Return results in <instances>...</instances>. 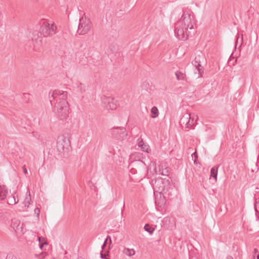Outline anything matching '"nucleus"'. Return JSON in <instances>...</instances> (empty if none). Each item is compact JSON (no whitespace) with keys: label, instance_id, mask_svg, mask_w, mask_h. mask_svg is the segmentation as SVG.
<instances>
[{"label":"nucleus","instance_id":"obj_37","mask_svg":"<svg viewBox=\"0 0 259 259\" xmlns=\"http://www.w3.org/2000/svg\"><path fill=\"white\" fill-rule=\"evenodd\" d=\"M257 259H259V254L257 255Z\"/></svg>","mask_w":259,"mask_h":259},{"label":"nucleus","instance_id":"obj_35","mask_svg":"<svg viewBox=\"0 0 259 259\" xmlns=\"http://www.w3.org/2000/svg\"><path fill=\"white\" fill-rule=\"evenodd\" d=\"M240 39V37L238 36V38H237V40H236V44H237V43L238 42V41H239V39Z\"/></svg>","mask_w":259,"mask_h":259},{"label":"nucleus","instance_id":"obj_29","mask_svg":"<svg viewBox=\"0 0 259 259\" xmlns=\"http://www.w3.org/2000/svg\"><path fill=\"white\" fill-rule=\"evenodd\" d=\"M41 237H38V241H39V247H40V248L42 249V247H43V244L41 243Z\"/></svg>","mask_w":259,"mask_h":259},{"label":"nucleus","instance_id":"obj_9","mask_svg":"<svg viewBox=\"0 0 259 259\" xmlns=\"http://www.w3.org/2000/svg\"><path fill=\"white\" fill-rule=\"evenodd\" d=\"M104 100L105 103H107V105H106V108L107 109H111L113 110L116 109L117 105L114 103L113 98L110 97H105Z\"/></svg>","mask_w":259,"mask_h":259},{"label":"nucleus","instance_id":"obj_20","mask_svg":"<svg viewBox=\"0 0 259 259\" xmlns=\"http://www.w3.org/2000/svg\"><path fill=\"white\" fill-rule=\"evenodd\" d=\"M41 42V40L40 39L39 42ZM40 43H38L37 41H36V43L33 44L34 50L35 51H39L40 50Z\"/></svg>","mask_w":259,"mask_h":259},{"label":"nucleus","instance_id":"obj_16","mask_svg":"<svg viewBox=\"0 0 259 259\" xmlns=\"http://www.w3.org/2000/svg\"><path fill=\"white\" fill-rule=\"evenodd\" d=\"M151 112L152 113V115H151L152 118H156L158 116L159 112L156 107H153L151 109Z\"/></svg>","mask_w":259,"mask_h":259},{"label":"nucleus","instance_id":"obj_24","mask_svg":"<svg viewBox=\"0 0 259 259\" xmlns=\"http://www.w3.org/2000/svg\"><path fill=\"white\" fill-rule=\"evenodd\" d=\"M168 170L166 169L164 170H162V172H161V174L163 176H168Z\"/></svg>","mask_w":259,"mask_h":259},{"label":"nucleus","instance_id":"obj_33","mask_svg":"<svg viewBox=\"0 0 259 259\" xmlns=\"http://www.w3.org/2000/svg\"><path fill=\"white\" fill-rule=\"evenodd\" d=\"M158 191H160V193H162L163 192L162 191H164V190L163 189H162L161 190H160V188H159Z\"/></svg>","mask_w":259,"mask_h":259},{"label":"nucleus","instance_id":"obj_10","mask_svg":"<svg viewBox=\"0 0 259 259\" xmlns=\"http://www.w3.org/2000/svg\"><path fill=\"white\" fill-rule=\"evenodd\" d=\"M191 119H189V123L190 125L187 126V128H192L193 126H194L196 124L197 120L198 118V116L195 115L194 113H191Z\"/></svg>","mask_w":259,"mask_h":259},{"label":"nucleus","instance_id":"obj_14","mask_svg":"<svg viewBox=\"0 0 259 259\" xmlns=\"http://www.w3.org/2000/svg\"><path fill=\"white\" fill-rule=\"evenodd\" d=\"M18 202L17 196L15 193L9 196L7 199V202L9 205H14Z\"/></svg>","mask_w":259,"mask_h":259},{"label":"nucleus","instance_id":"obj_18","mask_svg":"<svg viewBox=\"0 0 259 259\" xmlns=\"http://www.w3.org/2000/svg\"><path fill=\"white\" fill-rule=\"evenodd\" d=\"M31 201V198H30V194L29 193V196L26 197L23 203L24 204L25 207H28L29 204H30Z\"/></svg>","mask_w":259,"mask_h":259},{"label":"nucleus","instance_id":"obj_7","mask_svg":"<svg viewBox=\"0 0 259 259\" xmlns=\"http://www.w3.org/2000/svg\"><path fill=\"white\" fill-rule=\"evenodd\" d=\"M70 142L64 135L59 136L57 140V147L63 149L65 146H68Z\"/></svg>","mask_w":259,"mask_h":259},{"label":"nucleus","instance_id":"obj_19","mask_svg":"<svg viewBox=\"0 0 259 259\" xmlns=\"http://www.w3.org/2000/svg\"><path fill=\"white\" fill-rule=\"evenodd\" d=\"M140 147L141 148V149L143 151H145L147 153H149L150 151V149H149V146L147 145H140Z\"/></svg>","mask_w":259,"mask_h":259},{"label":"nucleus","instance_id":"obj_3","mask_svg":"<svg viewBox=\"0 0 259 259\" xmlns=\"http://www.w3.org/2000/svg\"><path fill=\"white\" fill-rule=\"evenodd\" d=\"M56 30L57 26L54 23L44 21L41 25L40 33L44 37H48L55 34L56 33Z\"/></svg>","mask_w":259,"mask_h":259},{"label":"nucleus","instance_id":"obj_34","mask_svg":"<svg viewBox=\"0 0 259 259\" xmlns=\"http://www.w3.org/2000/svg\"><path fill=\"white\" fill-rule=\"evenodd\" d=\"M258 252V250L256 248L254 249V253L256 254Z\"/></svg>","mask_w":259,"mask_h":259},{"label":"nucleus","instance_id":"obj_32","mask_svg":"<svg viewBox=\"0 0 259 259\" xmlns=\"http://www.w3.org/2000/svg\"><path fill=\"white\" fill-rule=\"evenodd\" d=\"M226 259H234V258L232 256L228 255Z\"/></svg>","mask_w":259,"mask_h":259},{"label":"nucleus","instance_id":"obj_13","mask_svg":"<svg viewBox=\"0 0 259 259\" xmlns=\"http://www.w3.org/2000/svg\"><path fill=\"white\" fill-rule=\"evenodd\" d=\"M219 165H217L212 167L210 170V178H212L215 182L217 181L218 171Z\"/></svg>","mask_w":259,"mask_h":259},{"label":"nucleus","instance_id":"obj_25","mask_svg":"<svg viewBox=\"0 0 259 259\" xmlns=\"http://www.w3.org/2000/svg\"><path fill=\"white\" fill-rule=\"evenodd\" d=\"M138 146L139 147H140V145H146V144H145L144 143L142 139H141V138L138 139Z\"/></svg>","mask_w":259,"mask_h":259},{"label":"nucleus","instance_id":"obj_8","mask_svg":"<svg viewBox=\"0 0 259 259\" xmlns=\"http://www.w3.org/2000/svg\"><path fill=\"white\" fill-rule=\"evenodd\" d=\"M190 119H191V114L188 113L184 114L180 120L181 125L183 127H185V128H187V126L190 125V123H189Z\"/></svg>","mask_w":259,"mask_h":259},{"label":"nucleus","instance_id":"obj_1","mask_svg":"<svg viewBox=\"0 0 259 259\" xmlns=\"http://www.w3.org/2000/svg\"><path fill=\"white\" fill-rule=\"evenodd\" d=\"M67 97V92L59 90L53 91L50 97L51 105L54 104V111L61 120L66 119L69 117V106Z\"/></svg>","mask_w":259,"mask_h":259},{"label":"nucleus","instance_id":"obj_36","mask_svg":"<svg viewBox=\"0 0 259 259\" xmlns=\"http://www.w3.org/2000/svg\"><path fill=\"white\" fill-rule=\"evenodd\" d=\"M240 41H241V42L242 43V41H243V36L242 35H241V38H240Z\"/></svg>","mask_w":259,"mask_h":259},{"label":"nucleus","instance_id":"obj_23","mask_svg":"<svg viewBox=\"0 0 259 259\" xmlns=\"http://www.w3.org/2000/svg\"><path fill=\"white\" fill-rule=\"evenodd\" d=\"M77 87L78 88H80L81 91H84V85L82 83H79V84L78 85Z\"/></svg>","mask_w":259,"mask_h":259},{"label":"nucleus","instance_id":"obj_11","mask_svg":"<svg viewBox=\"0 0 259 259\" xmlns=\"http://www.w3.org/2000/svg\"><path fill=\"white\" fill-rule=\"evenodd\" d=\"M8 194V190L7 187L4 186H0V199L4 200Z\"/></svg>","mask_w":259,"mask_h":259},{"label":"nucleus","instance_id":"obj_17","mask_svg":"<svg viewBox=\"0 0 259 259\" xmlns=\"http://www.w3.org/2000/svg\"><path fill=\"white\" fill-rule=\"evenodd\" d=\"M144 228L146 231L149 232L150 234H152L154 231V229L149 224H146Z\"/></svg>","mask_w":259,"mask_h":259},{"label":"nucleus","instance_id":"obj_30","mask_svg":"<svg viewBox=\"0 0 259 259\" xmlns=\"http://www.w3.org/2000/svg\"><path fill=\"white\" fill-rule=\"evenodd\" d=\"M22 168H23V170L24 173L25 174H27V170L25 166H23Z\"/></svg>","mask_w":259,"mask_h":259},{"label":"nucleus","instance_id":"obj_22","mask_svg":"<svg viewBox=\"0 0 259 259\" xmlns=\"http://www.w3.org/2000/svg\"><path fill=\"white\" fill-rule=\"evenodd\" d=\"M40 209L38 207L34 209V213L36 214L37 218L38 219L39 217Z\"/></svg>","mask_w":259,"mask_h":259},{"label":"nucleus","instance_id":"obj_21","mask_svg":"<svg viewBox=\"0 0 259 259\" xmlns=\"http://www.w3.org/2000/svg\"><path fill=\"white\" fill-rule=\"evenodd\" d=\"M109 238L110 239V243H111V238L109 236H108L107 238L105 239L102 246V249L103 250L104 247L106 246V244H107V240H108V239Z\"/></svg>","mask_w":259,"mask_h":259},{"label":"nucleus","instance_id":"obj_27","mask_svg":"<svg viewBox=\"0 0 259 259\" xmlns=\"http://www.w3.org/2000/svg\"><path fill=\"white\" fill-rule=\"evenodd\" d=\"M142 154H141L139 152H136L134 154H133V156H135L136 157H137L138 158H140L141 157Z\"/></svg>","mask_w":259,"mask_h":259},{"label":"nucleus","instance_id":"obj_5","mask_svg":"<svg viewBox=\"0 0 259 259\" xmlns=\"http://www.w3.org/2000/svg\"><path fill=\"white\" fill-rule=\"evenodd\" d=\"M112 135L116 139L122 141L127 139V133L123 127H114L111 129Z\"/></svg>","mask_w":259,"mask_h":259},{"label":"nucleus","instance_id":"obj_12","mask_svg":"<svg viewBox=\"0 0 259 259\" xmlns=\"http://www.w3.org/2000/svg\"><path fill=\"white\" fill-rule=\"evenodd\" d=\"M122 252L124 254L129 257H132L136 254V251L134 249H131L125 247L123 248Z\"/></svg>","mask_w":259,"mask_h":259},{"label":"nucleus","instance_id":"obj_6","mask_svg":"<svg viewBox=\"0 0 259 259\" xmlns=\"http://www.w3.org/2000/svg\"><path fill=\"white\" fill-rule=\"evenodd\" d=\"M204 60V55L201 53L200 54L197 55L194 60L192 62V64L196 67L198 71L199 74V77H202L203 73V68L201 65L202 61Z\"/></svg>","mask_w":259,"mask_h":259},{"label":"nucleus","instance_id":"obj_26","mask_svg":"<svg viewBox=\"0 0 259 259\" xmlns=\"http://www.w3.org/2000/svg\"><path fill=\"white\" fill-rule=\"evenodd\" d=\"M47 253L46 252H42L38 259H44Z\"/></svg>","mask_w":259,"mask_h":259},{"label":"nucleus","instance_id":"obj_31","mask_svg":"<svg viewBox=\"0 0 259 259\" xmlns=\"http://www.w3.org/2000/svg\"><path fill=\"white\" fill-rule=\"evenodd\" d=\"M16 258L14 257V256H7L6 259H15Z\"/></svg>","mask_w":259,"mask_h":259},{"label":"nucleus","instance_id":"obj_28","mask_svg":"<svg viewBox=\"0 0 259 259\" xmlns=\"http://www.w3.org/2000/svg\"><path fill=\"white\" fill-rule=\"evenodd\" d=\"M100 255H101V257L102 258V259H107V258H106V254H104L103 253V251H102L100 253Z\"/></svg>","mask_w":259,"mask_h":259},{"label":"nucleus","instance_id":"obj_2","mask_svg":"<svg viewBox=\"0 0 259 259\" xmlns=\"http://www.w3.org/2000/svg\"><path fill=\"white\" fill-rule=\"evenodd\" d=\"M195 17L188 12H184L181 19L176 23L175 33L177 38L181 40H186L190 34L189 29L194 28Z\"/></svg>","mask_w":259,"mask_h":259},{"label":"nucleus","instance_id":"obj_4","mask_svg":"<svg viewBox=\"0 0 259 259\" xmlns=\"http://www.w3.org/2000/svg\"><path fill=\"white\" fill-rule=\"evenodd\" d=\"M91 27L90 20L85 17H82L79 19L77 33L80 35L87 34L90 30Z\"/></svg>","mask_w":259,"mask_h":259},{"label":"nucleus","instance_id":"obj_15","mask_svg":"<svg viewBox=\"0 0 259 259\" xmlns=\"http://www.w3.org/2000/svg\"><path fill=\"white\" fill-rule=\"evenodd\" d=\"M175 75L176 76L177 79L178 80H184L186 78L185 74L179 71H176L175 73Z\"/></svg>","mask_w":259,"mask_h":259}]
</instances>
